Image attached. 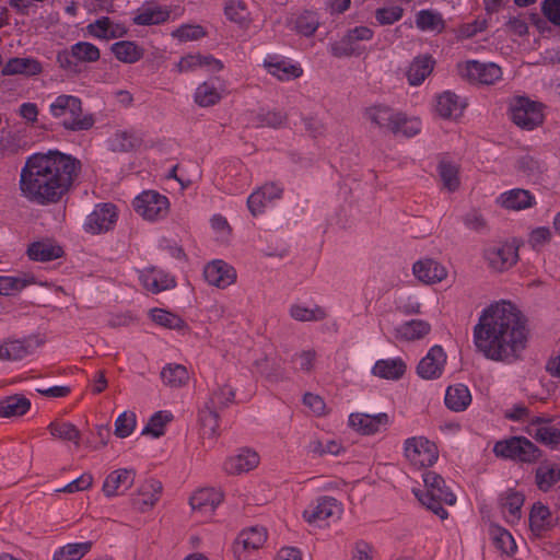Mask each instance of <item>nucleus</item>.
<instances>
[{"instance_id": "20e7f679", "label": "nucleus", "mask_w": 560, "mask_h": 560, "mask_svg": "<svg viewBox=\"0 0 560 560\" xmlns=\"http://www.w3.org/2000/svg\"><path fill=\"white\" fill-rule=\"evenodd\" d=\"M424 489L412 488V493L419 502L431 510L441 520L448 516L442 504L454 505L455 494L446 487L444 479L434 471H427L422 476Z\"/></svg>"}, {"instance_id": "4468645a", "label": "nucleus", "mask_w": 560, "mask_h": 560, "mask_svg": "<svg viewBox=\"0 0 560 560\" xmlns=\"http://www.w3.org/2000/svg\"><path fill=\"white\" fill-rule=\"evenodd\" d=\"M413 277L425 285H435L448 277L447 267L432 257H422L412 265Z\"/></svg>"}, {"instance_id": "4be33fe9", "label": "nucleus", "mask_w": 560, "mask_h": 560, "mask_svg": "<svg viewBox=\"0 0 560 560\" xmlns=\"http://www.w3.org/2000/svg\"><path fill=\"white\" fill-rule=\"evenodd\" d=\"M200 69L217 73L223 69V63L211 55L195 52L183 56L175 65L178 73H189Z\"/></svg>"}, {"instance_id": "2eb2a0df", "label": "nucleus", "mask_w": 560, "mask_h": 560, "mask_svg": "<svg viewBox=\"0 0 560 560\" xmlns=\"http://www.w3.org/2000/svg\"><path fill=\"white\" fill-rule=\"evenodd\" d=\"M447 354L440 345L432 346L425 355L419 361L417 375L425 381L440 378L445 370Z\"/></svg>"}, {"instance_id": "bf43d9fd", "label": "nucleus", "mask_w": 560, "mask_h": 560, "mask_svg": "<svg viewBox=\"0 0 560 560\" xmlns=\"http://www.w3.org/2000/svg\"><path fill=\"white\" fill-rule=\"evenodd\" d=\"M235 389L229 383L218 384L210 397V408H225L234 401Z\"/></svg>"}, {"instance_id": "603ef678", "label": "nucleus", "mask_w": 560, "mask_h": 560, "mask_svg": "<svg viewBox=\"0 0 560 560\" xmlns=\"http://www.w3.org/2000/svg\"><path fill=\"white\" fill-rule=\"evenodd\" d=\"M162 382L170 387L178 388L187 384L189 380V373L187 369L177 363L166 364L161 373Z\"/></svg>"}, {"instance_id": "1a4fd4ad", "label": "nucleus", "mask_w": 560, "mask_h": 560, "mask_svg": "<svg viewBox=\"0 0 560 560\" xmlns=\"http://www.w3.org/2000/svg\"><path fill=\"white\" fill-rule=\"evenodd\" d=\"M487 267L493 272H504L518 260V247L510 242L487 245L482 250Z\"/></svg>"}, {"instance_id": "ea45409f", "label": "nucleus", "mask_w": 560, "mask_h": 560, "mask_svg": "<svg viewBox=\"0 0 560 560\" xmlns=\"http://www.w3.org/2000/svg\"><path fill=\"white\" fill-rule=\"evenodd\" d=\"M435 60L429 55L416 57L407 70V80L410 85L418 86L432 73Z\"/></svg>"}, {"instance_id": "5fc2aeb1", "label": "nucleus", "mask_w": 560, "mask_h": 560, "mask_svg": "<svg viewBox=\"0 0 560 560\" xmlns=\"http://www.w3.org/2000/svg\"><path fill=\"white\" fill-rule=\"evenodd\" d=\"M439 176L442 180L443 187L448 191H455L460 185L459 168L457 165L442 161L438 166Z\"/></svg>"}, {"instance_id": "de8ad7c7", "label": "nucleus", "mask_w": 560, "mask_h": 560, "mask_svg": "<svg viewBox=\"0 0 560 560\" xmlns=\"http://www.w3.org/2000/svg\"><path fill=\"white\" fill-rule=\"evenodd\" d=\"M524 497L522 493L509 490L501 498L502 513L509 523H516L522 515Z\"/></svg>"}, {"instance_id": "f257e3e1", "label": "nucleus", "mask_w": 560, "mask_h": 560, "mask_svg": "<svg viewBox=\"0 0 560 560\" xmlns=\"http://www.w3.org/2000/svg\"><path fill=\"white\" fill-rule=\"evenodd\" d=\"M528 339L529 329L524 314L505 300L485 307L472 328L476 351L487 360L503 364L521 360Z\"/></svg>"}, {"instance_id": "6e6552de", "label": "nucleus", "mask_w": 560, "mask_h": 560, "mask_svg": "<svg viewBox=\"0 0 560 560\" xmlns=\"http://www.w3.org/2000/svg\"><path fill=\"white\" fill-rule=\"evenodd\" d=\"M458 75L471 84L493 85L502 80L503 71L494 62L466 60L457 63Z\"/></svg>"}, {"instance_id": "a19ab883", "label": "nucleus", "mask_w": 560, "mask_h": 560, "mask_svg": "<svg viewBox=\"0 0 560 560\" xmlns=\"http://www.w3.org/2000/svg\"><path fill=\"white\" fill-rule=\"evenodd\" d=\"M444 402L450 410L460 412L470 405L471 394L464 384L451 385L446 388Z\"/></svg>"}, {"instance_id": "f3484780", "label": "nucleus", "mask_w": 560, "mask_h": 560, "mask_svg": "<svg viewBox=\"0 0 560 560\" xmlns=\"http://www.w3.org/2000/svg\"><path fill=\"white\" fill-rule=\"evenodd\" d=\"M267 532L264 527L254 526L243 529L236 537L233 551L237 560H247L249 555L264 546Z\"/></svg>"}, {"instance_id": "052dcab7", "label": "nucleus", "mask_w": 560, "mask_h": 560, "mask_svg": "<svg viewBox=\"0 0 560 560\" xmlns=\"http://www.w3.org/2000/svg\"><path fill=\"white\" fill-rule=\"evenodd\" d=\"M308 452L315 456H338L343 452L342 444L337 440H312L307 446Z\"/></svg>"}, {"instance_id": "69168bd1", "label": "nucleus", "mask_w": 560, "mask_h": 560, "mask_svg": "<svg viewBox=\"0 0 560 560\" xmlns=\"http://www.w3.org/2000/svg\"><path fill=\"white\" fill-rule=\"evenodd\" d=\"M150 318L155 324L170 329H180L184 327V320L179 316L162 308L151 310Z\"/></svg>"}, {"instance_id": "79ce46f5", "label": "nucleus", "mask_w": 560, "mask_h": 560, "mask_svg": "<svg viewBox=\"0 0 560 560\" xmlns=\"http://www.w3.org/2000/svg\"><path fill=\"white\" fill-rule=\"evenodd\" d=\"M110 52L122 63H136L144 56V49L132 40H119L110 46Z\"/></svg>"}, {"instance_id": "8fccbe9b", "label": "nucleus", "mask_w": 560, "mask_h": 560, "mask_svg": "<svg viewBox=\"0 0 560 560\" xmlns=\"http://www.w3.org/2000/svg\"><path fill=\"white\" fill-rule=\"evenodd\" d=\"M31 408V401L24 396L14 395L0 400V418L20 417Z\"/></svg>"}, {"instance_id": "aec40b11", "label": "nucleus", "mask_w": 560, "mask_h": 560, "mask_svg": "<svg viewBox=\"0 0 560 560\" xmlns=\"http://www.w3.org/2000/svg\"><path fill=\"white\" fill-rule=\"evenodd\" d=\"M431 332V325L424 319H410L397 324L392 336L399 343H412L424 339Z\"/></svg>"}, {"instance_id": "72a5a7b5", "label": "nucleus", "mask_w": 560, "mask_h": 560, "mask_svg": "<svg viewBox=\"0 0 560 560\" xmlns=\"http://www.w3.org/2000/svg\"><path fill=\"white\" fill-rule=\"evenodd\" d=\"M466 105L464 100L451 91H444L435 98V112L443 119L454 120L459 118Z\"/></svg>"}, {"instance_id": "5701e85b", "label": "nucleus", "mask_w": 560, "mask_h": 560, "mask_svg": "<svg viewBox=\"0 0 560 560\" xmlns=\"http://www.w3.org/2000/svg\"><path fill=\"white\" fill-rule=\"evenodd\" d=\"M86 35L98 40H110L124 37L128 30L124 23L102 16L85 27Z\"/></svg>"}, {"instance_id": "39448f33", "label": "nucleus", "mask_w": 560, "mask_h": 560, "mask_svg": "<svg viewBox=\"0 0 560 560\" xmlns=\"http://www.w3.org/2000/svg\"><path fill=\"white\" fill-rule=\"evenodd\" d=\"M402 455L413 469H424L438 462L439 448L427 436L413 435L402 442Z\"/></svg>"}, {"instance_id": "423d86ee", "label": "nucleus", "mask_w": 560, "mask_h": 560, "mask_svg": "<svg viewBox=\"0 0 560 560\" xmlns=\"http://www.w3.org/2000/svg\"><path fill=\"white\" fill-rule=\"evenodd\" d=\"M135 212L148 222L164 220L171 210L170 199L156 190L141 191L132 200Z\"/></svg>"}, {"instance_id": "9d476101", "label": "nucleus", "mask_w": 560, "mask_h": 560, "mask_svg": "<svg viewBox=\"0 0 560 560\" xmlns=\"http://www.w3.org/2000/svg\"><path fill=\"white\" fill-rule=\"evenodd\" d=\"M493 453L498 457L528 463L536 460L538 457L536 446L529 440L522 436L498 441L493 446Z\"/></svg>"}, {"instance_id": "f704fd0d", "label": "nucleus", "mask_w": 560, "mask_h": 560, "mask_svg": "<svg viewBox=\"0 0 560 560\" xmlns=\"http://www.w3.org/2000/svg\"><path fill=\"white\" fill-rule=\"evenodd\" d=\"M374 32L368 26H357L350 30L343 38L331 46V52L336 57L350 56L354 52L353 45L357 42H368L373 38Z\"/></svg>"}, {"instance_id": "4c0bfd02", "label": "nucleus", "mask_w": 560, "mask_h": 560, "mask_svg": "<svg viewBox=\"0 0 560 560\" xmlns=\"http://www.w3.org/2000/svg\"><path fill=\"white\" fill-rule=\"evenodd\" d=\"M289 315L298 322H320L327 317V311L323 306L304 301H295L289 307Z\"/></svg>"}, {"instance_id": "774afa93", "label": "nucleus", "mask_w": 560, "mask_h": 560, "mask_svg": "<svg viewBox=\"0 0 560 560\" xmlns=\"http://www.w3.org/2000/svg\"><path fill=\"white\" fill-rule=\"evenodd\" d=\"M137 425V418L132 411L121 412L115 421V434L125 439L132 434Z\"/></svg>"}, {"instance_id": "a878e982", "label": "nucleus", "mask_w": 560, "mask_h": 560, "mask_svg": "<svg viewBox=\"0 0 560 560\" xmlns=\"http://www.w3.org/2000/svg\"><path fill=\"white\" fill-rule=\"evenodd\" d=\"M260 462L257 452L250 448H242L237 453L228 456L223 463V470L229 475H242L255 469Z\"/></svg>"}, {"instance_id": "b1692460", "label": "nucleus", "mask_w": 560, "mask_h": 560, "mask_svg": "<svg viewBox=\"0 0 560 560\" xmlns=\"http://www.w3.org/2000/svg\"><path fill=\"white\" fill-rule=\"evenodd\" d=\"M495 203L504 210L518 212L533 208L536 205V198L527 189L512 188L501 192Z\"/></svg>"}, {"instance_id": "a18cd8bd", "label": "nucleus", "mask_w": 560, "mask_h": 560, "mask_svg": "<svg viewBox=\"0 0 560 560\" xmlns=\"http://www.w3.org/2000/svg\"><path fill=\"white\" fill-rule=\"evenodd\" d=\"M141 143V138L133 130L119 129L107 139V147L115 152H127Z\"/></svg>"}, {"instance_id": "e433bc0d", "label": "nucleus", "mask_w": 560, "mask_h": 560, "mask_svg": "<svg viewBox=\"0 0 560 560\" xmlns=\"http://www.w3.org/2000/svg\"><path fill=\"white\" fill-rule=\"evenodd\" d=\"M406 370V362L401 358L396 357L377 360L372 366L371 373L383 380L397 381L404 376Z\"/></svg>"}, {"instance_id": "13d9d810", "label": "nucleus", "mask_w": 560, "mask_h": 560, "mask_svg": "<svg viewBox=\"0 0 560 560\" xmlns=\"http://www.w3.org/2000/svg\"><path fill=\"white\" fill-rule=\"evenodd\" d=\"M28 354L26 345L21 340H7L0 343L1 361H19Z\"/></svg>"}, {"instance_id": "e2e57ef3", "label": "nucleus", "mask_w": 560, "mask_h": 560, "mask_svg": "<svg viewBox=\"0 0 560 560\" xmlns=\"http://www.w3.org/2000/svg\"><path fill=\"white\" fill-rule=\"evenodd\" d=\"M173 416L168 411H158L148 421L147 425L142 429L143 435H151L159 438L164 434L165 425L171 422Z\"/></svg>"}, {"instance_id": "412c9836", "label": "nucleus", "mask_w": 560, "mask_h": 560, "mask_svg": "<svg viewBox=\"0 0 560 560\" xmlns=\"http://www.w3.org/2000/svg\"><path fill=\"white\" fill-rule=\"evenodd\" d=\"M162 490V483L156 479L142 481L132 497L133 508L141 513L152 510L159 502Z\"/></svg>"}, {"instance_id": "9b49d317", "label": "nucleus", "mask_w": 560, "mask_h": 560, "mask_svg": "<svg viewBox=\"0 0 560 560\" xmlns=\"http://www.w3.org/2000/svg\"><path fill=\"white\" fill-rule=\"evenodd\" d=\"M341 515V504L331 497L319 498L303 512V518L308 524L316 526L337 522Z\"/></svg>"}, {"instance_id": "4d7b16f0", "label": "nucleus", "mask_w": 560, "mask_h": 560, "mask_svg": "<svg viewBox=\"0 0 560 560\" xmlns=\"http://www.w3.org/2000/svg\"><path fill=\"white\" fill-rule=\"evenodd\" d=\"M224 14L229 21L238 25L249 22V11L242 0H225Z\"/></svg>"}, {"instance_id": "7c9ffc66", "label": "nucleus", "mask_w": 560, "mask_h": 560, "mask_svg": "<svg viewBox=\"0 0 560 560\" xmlns=\"http://www.w3.org/2000/svg\"><path fill=\"white\" fill-rule=\"evenodd\" d=\"M143 288L152 293H159L175 288L176 279L163 269L145 268L139 272Z\"/></svg>"}, {"instance_id": "f03ea898", "label": "nucleus", "mask_w": 560, "mask_h": 560, "mask_svg": "<svg viewBox=\"0 0 560 560\" xmlns=\"http://www.w3.org/2000/svg\"><path fill=\"white\" fill-rule=\"evenodd\" d=\"M80 166L75 158L58 150L35 152L20 172L21 196L39 206L57 203L71 189Z\"/></svg>"}, {"instance_id": "37998d69", "label": "nucleus", "mask_w": 560, "mask_h": 560, "mask_svg": "<svg viewBox=\"0 0 560 560\" xmlns=\"http://www.w3.org/2000/svg\"><path fill=\"white\" fill-rule=\"evenodd\" d=\"M394 113L395 109L387 105L374 104L365 108L364 118L373 128L389 132Z\"/></svg>"}, {"instance_id": "cd10ccee", "label": "nucleus", "mask_w": 560, "mask_h": 560, "mask_svg": "<svg viewBox=\"0 0 560 560\" xmlns=\"http://www.w3.org/2000/svg\"><path fill=\"white\" fill-rule=\"evenodd\" d=\"M282 192L283 188L273 183L259 187L247 198L249 211L253 215L261 214L269 205L281 198Z\"/></svg>"}, {"instance_id": "c85d7f7f", "label": "nucleus", "mask_w": 560, "mask_h": 560, "mask_svg": "<svg viewBox=\"0 0 560 560\" xmlns=\"http://www.w3.org/2000/svg\"><path fill=\"white\" fill-rule=\"evenodd\" d=\"M62 246L49 237L39 238L32 242L26 249L30 260L37 262H47L56 260L63 255Z\"/></svg>"}, {"instance_id": "c756f323", "label": "nucleus", "mask_w": 560, "mask_h": 560, "mask_svg": "<svg viewBox=\"0 0 560 560\" xmlns=\"http://www.w3.org/2000/svg\"><path fill=\"white\" fill-rule=\"evenodd\" d=\"M264 67L269 74L280 81H290L300 78L303 73L299 63L276 55L267 56L264 60Z\"/></svg>"}, {"instance_id": "49530a36", "label": "nucleus", "mask_w": 560, "mask_h": 560, "mask_svg": "<svg viewBox=\"0 0 560 560\" xmlns=\"http://www.w3.org/2000/svg\"><path fill=\"white\" fill-rule=\"evenodd\" d=\"M417 28L422 32L440 34L445 28V21L441 13L434 10H420L415 20Z\"/></svg>"}, {"instance_id": "393cba45", "label": "nucleus", "mask_w": 560, "mask_h": 560, "mask_svg": "<svg viewBox=\"0 0 560 560\" xmlns=\"http://www.w3.org/2000/svg\"><path fill=\"white\" fill-rule=\"evenodd\" d=\"M223 501V493L215 488H202L194 492L189 504L192 511L201 516L209 517Z\"/></svg>"}, {"instance_id": "0eeeda50", "label": "nucleus", "mask_w": 560, "mask_h": 560, "mask_svg": "<svg viewBox=\"0 0 560 560\" xmlns=\"http://www.w3.org/2000/svg\"><path fill=\"white\" fill-rule=\"evenodd\" d=\"M510 117L522 129L533 130L544 121V107L525 96H516L510 102Z\"/></svg>"}, {"instance_id": "09e8293b", "label": "nucleus", "mask_w": 560, "mask_h": 560, "mask_svg": "<svg viewBox=\"0 0 560 560\" xmlns=\"http://www.w3.org/2000/svg\"><path fill=\"white\" fill-rule=\"evenodd\" d=\"M47 429L55 439L63 442H71L75 446L80 443L81 433L71 422L56 419L48 424Z\"/></svg>"}, {"instance_id": "dca6fc26", "label": "nucleus", "mask_w": 560, "mask_h": 560, "mask_svg": "<svg viewBox=\"0 0 560 560\" xmlns=\"http://www.w3.org/2000/svg\"><path fill=\"white\" fill-rule=\"evenodd\" d=\"M226 94L224 81L219 78H210L196 86L192 100L197 106L208 108L218 105Z\"/></svg>"}, {"instance_id": "3c124183", "label": "nucleus", "mask_w": 560, "mask_h": 560, "mask_svg": "<svg viewBox=\"0 0 560 560\" xmlns=\"http://www.w3.org/2000/svg\"><path fill=\"white\" fill-rule=\"evenodd\" d=\"M552 525L551 514L549 509L541 503L533 505L529 514V527L536 536H540L548 530Z\"/></svg>"}, {"instance_id": "473e14b6", "label": "nucleus", "mask_w": 560, "mask_h": 560, "mask_svg": "<svg viewBox=\"0 0 560 560\" xmlns=\"http://www.w3.org/2000/svg\"><path fill=\"white\" fill-rule=\"evenodd\" d=\"M170 10L155 2H144L132 14V22L136 25H156L164 23L170 18Z\"/></svg>"}, {"instance_id": "58836bf2", "label": "nucleus", "mask_w": 560, "mask_h": 560, "mask_svg": "<svg viewBox=\"0 0 560 560\" xmlns=\"http://www.w3.org/2000/svg\"><path fill=\"white\" fill-rule=\"evenodd\" d=\"M252 372L269 383H278L283 378V370L280 364L264 353L258 354L253 361Z\"/></svg>"}, {"instance_id": "7ed1b4c3", "label": "nucleus", "mask_w": 560, "mask_h": 560, "mask_svg": "<svg viewBox=\"0 0 560 560\" xmlns=\"http://www.w3.org/2000/svg\"><path fill=\"white\" fill-rule=\"evenodd\" d=\"M48 112L68 131L89 130L95 124L94 115L83 112L82 101L75 95L56 96L49 104Z\"/></svg>"}, {"instance_id": "c03bdc74", "label": "nucleus", "mask_w": 560, "mask_h": 560, "mask_svg": "<svg viewBox=\"0 0 560 560\" xmlns=\"http://www.w3.org/2000/svg\"><path fill=\"white\" fill-rule=\"evenodd\" d=\"M36 278L32 273L23 272L16 276H0V295H14L25 288L36 284Z\"/></svg>"}, {"instance_id": "f8f14e48", "label": "nucleus", "mask_w": 560, "mask_h": 560, "mask_svg": "<svg viewBox=\"0 0 560 560\" xmlns=\"http://www.w3.org/2000/svg\"><path fill=\"white\" fill-rule=\"evenodd\" d=\"M117 220L118 209L115 205L109 202L98 203L85 218L83 230L92 235L106 233L114 229Z\"/></svg>"}, {"instance_id": "c9c22d12", "label": "nucleus", "mask_w": 560, "mask_h": 560, "mask_svg": "<svg viewBox=\"0 0 560 560\" xmlns=\"http://www.w3.org/2000/svg\"><path fill=\"white\" fill-rule=\"evenodd\" d=\"M44 68L39 60L33 57H14L9 59L3 66L2 75H24L36 77L43 72Z\"/></svg>"}, {"instance_id": "680f3d73", "label": "nucleus", "mask_w": 560, "mask_h": 560, "mask_svg": "<svg viewBox=\"0 0 560 560\" xmlns=\"http://www.w3.org/2000/svg\"><path fill=\"white\" fill-rule=\"evenodd\" d=\"M206 35L205 28L199 24H182L171 32L173 39L182 43L198 40Z\"/></svg>"}, {"instance_id": "0e129e2a", "label": "nucleus", "mask_w": 560, "mask_h": 560, "mask_svg": "<svg viewBox=\"0 0 560 560\" xmlns=\"http://www.w3.org/2000/svg\"><path fill=\"white\" fill-rule=\"evenodd\" d=\"M79 66L96 62L101 58L100 48L90 42H78L72 45Z\"/></svg>"}, {"instance_id": "864d4df0", "label": "nucleus", "mask_w": 560, "mask_h": 560, "mask_svg": "<svg viewBox=\"0 0 560 560\" xmlns=\"http://www.w3.org/2000/svg\"><path fill=\"white\" fill-rule=\"evenodd\" d=\"M91 547L90 541L67 544L55 550L52 560H81Z\"/></svg>"}, {"instance_id": "bb28decb", "label": "nucleus", "mask_w": 560, "mask_h": 560, "mask_svg": "<svg viewBox=\"0 0 560 560\" xmlns=\"http://www.w3.org/2000/svg\"><path fill=\"white\" fill-rule=\"evenodd\" d=\"M421 130L422 120L419 116L395 109L389 130L394 137L409 139L420 135Z\"/></svg>"}, {"instance_id": "338daca9", "label": "nucleus", "mask_w": 560, "mask_h": 560, "mask_svg": "<svg viewBox=\"0 0 560 560\" xmlns=\"http://www.w3.org/2000/svg\"><path fill=\"white\" fill-rule=\"evenodd\" d=\"M285 121V115L281 112L276 110H259L253 120V126L260 128V127H272L277 128L284 124Z\"/></svg>"}, {"instance_id": "ddd939ff", "label": "nucleus", "mask_w": 560, "mask_h": 560, "mask_svg": "<svg viewBox=\"0 0 560 560\" xmlns=\"http://www.w3.org/2000/svg\"><path fill=\"white\" fill-rule=\"evenodd\" d=\"M393 423V418L387 412L374 415L365 412H352L348 417V425L362 435H374L385 432Z\"/></svg>"}, {"instance_id": "6ab92c4d", "label": "nucleus", "mask_w": 560, "mask_h": 560, "mask_svg": "<svg viewBox=\"0 0 560 560\" xmlns=\"http://www.w3.org/2000/svg\"><path fill=\"white\" fill-rule=\"evenodd\" d=\"M135 479L136 471L132 468H117L105 477L102 492L108 499L120 497L132 487Z\"/></svg>"}, {"instance_id": "2f4dec72", "label": "nucleus", "mask_w": 560, "mask_h": 560, "mask_svg": "<svg viewBox=\"0 0 560 560\" xmlns=\"http://www.w3.org/2000/svg\"><path fill=\"white\" fill-rule=\"evenodd\" d=\"M524 431L536 441L549 446L557 445L560 440L558 428L547 419H532L524 428Z\"/></svg>"}, {"instance_id": "a211bd4d", "label": "nucleus", "mask_w": 560, "mask_h": 560, "mask_svg": "<svg viewBox=\"0 0 560 560\" xmlns=\"http://www.w3.org/2000/svg\"><path fill=\"white\" fill-rule=\"evenodd\" d=\"M203 278L209 285L224 290L235 283L237 273L226 261L213 259L205 266Z\"/></svg>"}, {"instance_id": "6e6d98bb", "label": "nucleus", "mask_w": 560, "mask_h": 560, "mask_svg": "<svg viewBox=\"0 0 560 560\" xmlns=\"http://www.w3.org/2000/svg\"><path fill=\"white\" fill-rule=\"evenodd\" d=\"M490 536L494 546L506 555H512L516 550V542L513 536L503 527L492 525Z\"/></svg>"}]
</instances>
